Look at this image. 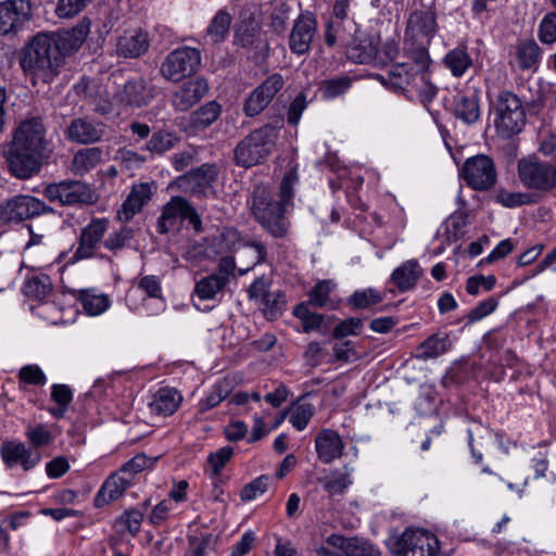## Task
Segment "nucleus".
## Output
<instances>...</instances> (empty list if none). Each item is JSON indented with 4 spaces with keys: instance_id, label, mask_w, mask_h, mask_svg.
<instances>
[{
    "instance_id": "nucleus-1",
    "label": "nucleus",
    "mask_w": 556,
    "mask_h": 556,
    "mask_svg": "<svg viewBox=\"0 0 556 556\" xmlns=\"http://www.w3.org/2000/svg\"><path fill=\"white\" fill-rule=\"evenodd\" d=\"M91 21L84 17L68 30L56 34L39 33L21 50L18 63L24 74L36 86L51 84L60 74L65 58L75 53L87 39Z\"/></svg>"
},
{
    "instance_id": "nucleus-2",
    "label": "nucleus",
    "mask_w": 556,
    "mask_h": 556,
    "mask_svg": "<svg viewBox=\"0 0 556 556\" xmlns=\"http://www.w3.org/2000/svg\"><path fill=\"white\" fill-rule=\"evenodd\" d=\"M298 182L296 169L292 168L283 175L277 193L264 186H256L252 192V214L264 231L274 239H285L290 232L291 222L288 215L294 208Z\"/></svg>"
},
{
    "instance_id": "nucleus-3",
    "label": "nucleus",
    "mask_w": 556,
    "mask_h": 556,
    "mask_svg": "<svg viewBox=\"0 0 556 556\" xmlns=\"http://www.w3.org/2000/svg\"><path fill=\"white\" fill-rule=\"evenodd\" d=\"M48 146L42 118L35 116L23 121L4 152L11 175L18 179H28L37 175L41 169L42 160L49 157Z\"/></svg>"
},
{
    "instance_id": "nucleus-4",
    "label": "nucleus",
    "mask_w": 556,
    "mask_h": 556,
    "mask_svg": "<svg viewBox=\"0 0 556 556\" xmlns=\"http://www.w3.org/2000/svg\"><path fill=\"white\" fill-rule=\"evenodd\" d=\"M404 53L409 61L394 62L388 67L384 87L412 99L413 88L417 87L420 74L428 72L432 61L424 47Z\"/></svg>"
},
{
    "instance_id": "nucleus-5",
    "label": "nucleus",
    "mask_w": 556,
    "mask_h": 556,
    "mask_svg": "<svg viewBox=\"0 0 556 556\" xmlns=\"http://www.w3.org/2000/svg\"><path fill=\"white\" fill-rule=\"evenodd\" d=\"M278 136L279 129L269 124L254 129L235 147V164L251 168L264 163L273 153Z\"/></svg>"
},
{
    "instance_id": "nucleus-6",
    "label": "nucleus",
    "mask_w": 556,
    "mask_h": 556,
    "mask_svg": "<svg viewBox=\"0 0 556 556\" xmlns=\"http://www.w3.org/2000/svg\"><path fill=\"white\" fill-rule=\"evenodd\" d=\"M438 31L434 0H414L404 36V51L428 50Z\"/></svg>"
},
{
    "instance_id": "nucleus-7",
    "label": "nucleus",
    "mask_w": 556,
    "mask_h": 556,
    "mask_svg": "<svg viewBox=\"0 0 556 556\" xmlns=\"http://www.w3.org/2000/svg\"><path fill=\"white\" fill-rule=\"evenodd\" d=\"M494 126L498 136L508 139L526 125V110L520 98L511 91H502L493 103Z\"/></svg>"
},
{
    "instance_id": "nucleus-8",
    "label": "nucleus",
    "mask_w": 556,
    "mask_h": 556,
    "mask_svg": "<svg viewBox=\"0 0 556 556\" xmlns=\"http://www.w3.org/2000/svg\"><path fill=\"white\" fill-rule=\"evenodd\" d=\"M389 549L394 556H441L439 539L421 529H406L401 535L390 539Z\"/></svg>"
},
{
    "instance_id": "nucleus-9",
    "label": "nucleus",
    "mask_w": 556,
    "mask_h": 556,
    "mask_svg": "<svg viewBox=\"0 0 556 556\" xmlns=\"http://www.w3.org/2000/svg\"><path fill=\"white\" fill-rule=\"evenodd\" d=\"M518 177L528 189L548 192L556 188V165L535 155L522 157L517 164Z\"/></svg>"
},
{
    "instance_id": "nucleus-10",
    "label": "nucleus",
    "mask_w": 556,
    "mask_h": 556,
    "mask_svg": "<svg viewBox=\"0 0 556 556\" xmlns=\"http://www.w3.org/2000/svg\"><path fill=\"white\" fill-rule=\"evenodd\" d=\"M184 220H188L195 232L203 230L201 217L190 202L180 195L172 197L164 204L162 213L157 218V232L162 235L167 233L178 228Z\"/></svg>"
},
{
    "instance_id": "nucleus-11",
    "label": "nucleus",
    "mask_w": 556,
    "mask_h": 556,
    "mask_svg": "<svg viewBox=\"0 0 556 556\" xmlns=\"http://www.w3.org/2000/svg\"><path fill=\"white\" fill-rule=\"evenodd\" d=\"M52 212L53 208L40 199L28 194H18L0 203V223L18 224Z\"/></svg>"
},
{
    "instance_id": "nucleus-12",
    "label": "nucleus",
    "mask_w": 556,
    "mask_h": 556,
    "mask_svg": "<svg viewBox=\"0 0 556 556\" xmlns=\"http://www.w3.org/2000/svg\"><path fill=\"white\" fill-rule=\"evenodd\" d=\"M42 194L63 206L91 204L96 197L90 186L80 180H62L45 186Z\"/></svg>"
},
{
    "instance_id": "nucleus-13",
    "label": "nucleus",
    "mask_w": 556,
    "mask_h": 556,
    "mask_svg": "<svg viewBox=\"0 0 556 556\" xmlns=\"http://www.w3.org/2000/svg\"><path fill=\"white\" fill-rule=\"evenodd\" d=\"M200 62L201 55L197 49L178 48L166 56L162 63L161 73L167 80L179 81L195 73Z\"/></svg>"
},
{
    "instance_id": "nucleus-14",
    "label": "nucleus",
    "mask_w": 556,
    "mask_h": 556,
    "mask_svg": "<svg viewBox=\"0 0 556 556\" xmlns=\"http://www.w3.org/2000/svg\"><path fill=\"white\" fill-rule=\"evenodd\" d=\"M463 178L475 190H488L496 181V170L493 160L485 154L468 159L462 168Z\"/></svg>"
},
{
    "instance_id": "nucleus-15",
    "label": "nucleus",
    "mask_w": 556,
    "mask_h": 556,
    "mask_svg": "<svg viewBox=\"0 0 556 556\" xmlns=\"http://www.w3.org/2000/svg\"><path fill=\"white\" fill-rule=\"evenodd\" d=\"M285 80L281 74L274 73L258 85L244 100L243 112L248 117L262 113L273 101L275 96L283 88Z\"/></svg>"
},
{
    "instance_id": "nucleus-16",
    "label": "nucleus",
    "mask_w": 556,
    "mask_h": 556,
    "mask_svg": "<svg viewBox=\"0 0 556 556\" xmlns=\"http://www.w3.org/2000/svg\"><path fill=\"white\" fill-rule=\"evenodd\" d=\"M153 97L152 89L142 77L127 79L124 84L117 85L113 93V100L125 108L146 106Z\"/></svg>"
},
{
    "instance_id": "nucleus-17",
    "label": "nucleus",
    "mask_w": 556,
    "mask_h": 556,
    "mask_svg": "<svg viewBox=\"0 0 556 556\" xmlns=\"http://www.w3.org/2000/svg\"><path fill=\"white\" fill-rule=\"evenodd\" d=\"M0 456L8 469L20 465L24 471L34 469L41 460V455L33 451L25 443L7 440L0 445Z\"/></svg>"
},
{
    "instance_id": "nucleus-18",
    "label": "nucleus",
    "mask_w": 556,
    "mask_h": 556,
    "mask_svg": "<svg viewBox=\"0 0 556 556\" xmlns=\"http://www.w3.org/2000/svg\"><path fill=\"white\" fill-rule=\"evenodd\" d=\"M235 42L251 50V58L258 63L268 55L269 46L262 36L261 28L252 21L243 22L236 30Z\"/></svg>"
},
{
    "instance_id": "nucleus-19",
    "label": "nucleus",
    "mask_w": 556,
    "mask_h": 556,
    "mask_svg": "<svg viewBox=\"0 0 556 556\" xmlns=\"http://www.w3.org/2000/svg\"><path fill=\"white\" fill-rule=\"evenodd\" d=\"M30 3L27 0L0 2V35L16 33L30 17Z\"/></svg>"
},
{
    "instance_id": "nucleus-20",
    "label": "nucleus",
    "mask_w": 556,
    "mask_h": 556,
    "mask_svg": "<svg viewBox=\"0 0 556 556\" xmlns=\"http://www.w3.org/2000/svg\"><path fill=\"white\" fill-rule=\"evenodd\" d=\"M155 190L156 186L154 182L132 185L129 194L117 211V218L125 223L131 220L149 203Z\"/></svg>"
},
{
    "instance_id": "nucleus-21",
    "label": "nucleus",
    "mask_w": 556,
    "mask_h": 556,
    "mask_svg": "<svg viewBox=\"0 0 556 556\" xmlns=\"http://www.w3.org/2000/svg\"><path fill=\"white\" fill-rule=\"evenodd\" d=\"M105 131V125L102 122L88 117H77L71 121L65 135L74 143L91 144L101 140Z\"/></svg>"
},
{
    "instance_id": "nucleus-22",
    "label": "nucleus",
    "mask_w": 556,
    "mask_h": 556,
    "mask_svg": "<svg viewBox=\"0 0 556 556\" xmlns=\"http://www.w3.org/2000/svg\"><path fill=\"white\" fill-rule=\"evenodd\" d=\"M317 29V21L311 13L301 14L294 22L289 37L290 50L303 55L311 49V43Z\"/></svg>"
},
{
    "instance_id": "nucleus-23",
    "label": "nucleus",
    "mask_w": 556,
    "mask_h": 556,
    "mask_svg": "<svg viewBox=\"0 0 556 556\" xmlns=\"http://www.w3.org/2000/svg\"><path fill=\"white\" fill-rule=\"evenodd\" d=\"M108 229V220L103 218H94L81 229L78 247L73 257L75 260H87L94 255V252L103 239Z\"/></svg>"
},
{
    "instance_id": "nucleus-24",
    "label": "nucleus",
    "mask_w": 556,
    "mask_h": 556,
    "mask_svg": "<svg viewBox=\"0 0 556 556\" xmlns=\"http://www.w3.org/2000/svg\"><path fill=\"white\" fill-rule=\"evenodd\" d=\"M208 92V84L204 78L185 81L172 96V105L179 112H186L200 102Z\"/></svg>"
},
{
    "instance_id": "nucleus-25",
    "label": "nucleus",
    "mask_w": 556,
    "mask_h": 556,
    "mask_svg": "<svg viewBox=\"0 0 556 556\" xmlns=\"http://www.w3.org/2000/svg\"><path fill=\"white\" fill-rule=\"evenodd\" d=\"M217 174L216 165L206 163L180 176V186L193 194L205 195Z\"/></svg>"
},
{
    "instance_id": "nucleus-26",
    "label": "nucleus",
    "mask_w": 556,
    "mask_h": 556,
    "mask_svg": "<svg viewBox=\"0 0 556 556\" xmlns=\"http://www.w3.org/2000/svg\"><path fill=\"white\" fill-rule=\"evenodd\" d=\"M132 480L129 473L121 468L111 473L102 483L94 496L93 504L97 508H102L113 501L119 498L124 492L131 485Z\"/></svg>"
},
{
    "instance_id": "nucleus-27",
    "label": "nucleus",
    "mask_w": 556,
    "mask_h": 556,
    "mask_svg": "<svg viewBox=\"0 0 556 556\" xmlns=\"http://www.w3.org/2000/svg\"><path fill=\"white\" fill-rule=\"evenodd\" d=\"M344 443L341 435L329 428L320 430L315 437V451L323 464H331L343 455Z\"/></svg>"
},
{
    "instance_id": "nucleus-28",
    "label": "nucleus",
    "mask_w": 556,
    "mask_h": 556,
    "mask_svg": "<svg viewBox=\"0 0 556 556\" xmlns=\"http://www.w3.org/2000/svg\"><path fill=\"white\" fill-rule=\"evenodd\" d=\"M358 34V26L353 18L328 21L325 31V42L328 47L339 46L346 49Z\"/></svg>"
},
{
    "instance_id": "nucleus-29",
    "label": "nucleus",
    "mask_w": 556,
    "mask_h": 556,
    "mask_svg": "<svg viewBox=\"0 0 556 556\" xmlns=\"http://www.w3.org/2000/svg\"><path fill=\"white\" fill-rule=\"evenodd\" d=\"M150 46L147 31L141 29L126 31L122 35L116 43V52L124 58H139L144 54Z\"/></svg>"
},
{
    "instance_id": "nucleus-30",
    "label": "nucleus",
    "mask_w": 556,
    "mask_h": 556,
    "mask_svg": "<svg viewBox=\"0 0 556 556\" xmlns=\"http://www.w3.org/2000/svg\"><path fill=\"white\" fill-rule=\"evenodd\" d=\"M70 293L80 303L84 312L89 316H99L111 306L110 298L94 288L73 289Z\"/></svg>"
},
{
    "instance_id": "nucleus-31",
    "label": "nucleus",
    "mask_w": 556,
    "mask_h": 556,
    "mask_svg": "<svg viewBox=\"0 0 556 556\" xmlns=\"http://www.w3.org/2000/svg\"><path fill=\"white\" fill-rule=\"evenodd\" d=\"M379 37L356 35L353 42L345 49L348 59L355 63H370L374 61L379 51Z\"/></svg>"
},
{
    "instance_id": "nucleus-32",
    "label": "nucleus",
    "mask_w": 556,
    "mask_h": 556,
    "mask_svg": "<svg viewBox=\"0 0 556 556\" xmlns=\"http://www.w3.org/2000/svg\"><path fill=\"white\" fill-rule=\"evenodd\" d=\"M330 546L340 548L346 556H381L380 551L366 541L357 538H345L340 534H330L327 540Z\"/></svg>"
},
{
    "instance_id": "nucleus-33",
    "label": "nucleus",
    "mask_w": 556,
    "mask_h": 556,
    "mask_svg": "<svg viewBox=\"0 0 556 556\" xmlns=\"http://www.w3.org/2000/svg\"><path fill=\"white\" fill-rule=\"evenodd\" d=\"M422 273V268L416 260H408L394 269L390 277V282L400 292H406L415 288Z\"/></svg>"
},
{
    "instance_id": "nucleus-34",
    "label": "nucleus",
    "mask_w": 556,
    "mask_h": 556,
    "mask_svg": "<svg viewBox=\"0 0 556 556\" xmlns=\"http://www.w3.org/2000/svg\"><path fill=\"white\" fill-rule=\"evenodd\" d=\"M182 396L174 388H161L152 396L149 407L159 416L173 415L179 407Z\"/></svg>"
},
{
    "instance_id": "nucleus-35",
    "label": "nucleus",
    "mask_w": 556,
    "mask_h": 556,
    "mask_svg": "<svg viewBox=\"0 0 556 556\" xmlns=\"http://www.w3.org/2000/svg\"><path fill=\"white\" fill-rule=\"evenodd\" d=\"M454 115L467 125H472L480 118V105L475 93H458L454 97Z\"/></svg>"
},
{
    "instance_id": "nucleus-36",
    "label": "nucleus",
    "mask_w": 556,
    "mask_h": 556,
    "mask_svg": "<svg viewBox=\"0 0 556 556\" xmlns=\"http://www.w3.org/2000/svg\"><path fill=\"white\" fill-rule=\"evenodd\" d=\"M222 114V105L215 101H208L193 111L188 118L189 126L194 131H201L213 125Z\"/></svg>"
},
{
    "instance_id": "nucleus-37",
    "label": "nucleus",
    "mask_w": 556,
    "mask_h": 556,
    "mask_svg": "<svg viewBox=\"0 0 556 556\" xmlns=\"http://www.w3.org/2000/svg\"><path fill=\"white\" fill-rule=\"evenodd\" d=\"M452 346L450 336L445 332H437L422 341L416 350V357L420 359L435 358L446 353Z\"/></svg>"
},
{
    "instance_id": "nucleus-38",
    "label": "nucleus",
    "mask_w": 556,
    "mask_h": 556,
    "mask_svg": "<svg viewBox=\"0 0 556 556\" xmlns=\"http://www.w3.org/2000/svg\"><path fill=\"white\" fill-rule=\"evenodd\" d=\"M103 150L99 147L84 148L78 150L72 161V172L75 175L84 176L101 163Z\"/></svg>"
},
{
    "instance_id": "nucleus-39",
    "label": "nucleus",
    "mask_w": 556,
    "mask_h": 556,
    "mask_svg": "<svg viewBox=\"0 0 556 556\" xmlns=\"http://www.w3.org/2000/svg\"><path fill=\"white\" fill-rule=\"evenodd\" d=\"M516 60L519 68L530 70L541 60V48L533 39L520 40L516 46Z\"/></svg>"
},
{
    "instance_id": "nucleus-40",
    "label": "nucleus",
    "mask_w": 556,
    "mask_h": 556,
    "mask_svg": "<svg viewBox=\"0 0 556 556\" xmlns=\"http://www.w3.org/2000/svg\"><path fill=\"white\" fill-rule=\"evenodd\" d=\"M232 23V16L226 9H220L211 20L206 36L213 43H219L227 39Z\"/></svg>"
},
{
    "instance_id": "nucleus-41",
    "label": "nucleus",
    "mask_w": 556,
    "mask_h": 556,
    "mask_svg": "<svg viewBox=\"0 0 556 556\" xmlns=\"http://www.w3.org/2000/svg\"><path fill=\"white\" fill-rule=\"evenodd\" d=\"M443 63L454 77H462L472 66V59L465 48L457 47L445 54Z\"/></svg>"
},
{
    "instance_id": "nucleus-42",
    "label": "nucleus",
    "mask_w": 556,
    "mask_h": 556,
    "mask_svg": "<svg viewBox=\"0 0 556 556\" xmlns=\"http://www.w3.org/2000/svg\"><path fill=\"white\" fill-rule=\"evenodd\" d=\"M52 291V282L46 274H35L27 278L23 286L24 294L33 300L42 301Z\"/></svg>"
},
{
    "instance_id": "nucleus-43",
    "label": "nucleus",
    "mask_w": 556,
    "mask_h": 556,
    "mask_svg": "<svg viewBox=\"0 0 556 556\" xmlns=\"http://www.w3.org/2000/svg\"><path fill=\"white\" fill-rule=\"evenodd\" d=\"M336 283L331 279L318 281L308 292V301L306 303L317 308H334L333 302L330 298Z\"/></svg>"
},
{
    "instance_id": "nucleus-44",
    "label": "nucleus",
    "mask_w": 556,
    "mask_h": 556,
    "mask_svg": "<svg viewBox=\"0 0 556 556\" xmlns=\"http://www.w3.org/2000/svg\"><path fill=\"white\" fill-rule=\"evenodd\" d=\"M179 138L176 134L167 130H159L152 134L149 138L146 146L141 149L142 151H148L152 155H161L169 150H172Z\"/></svg>"
},
{
    "instance_id": "nucleus-45",
    "label": "nucleus",
    "mask_w": 556,
    "mask_h": 556,
    "mask_svg": "<svg viewBox=\"0 0 556 556\" xmlns=\"http://www.w3.org/2000/svg\"><path fill=\"white\" fill-rule=\"evenodd\" d=\"M226 286L223 278L211 274L197 281L194 293L200 300H215L218 294H223Z\"/></svg>"
},
{
    "instance_id": "nucleus-46",
    "label": "nucleus",
    "mask_w": 556,
    "mask_h": 556,
    "mask_svg": "<svg viewBox=\"0 0 556 556\" xmlns=\"http://www.w3.org/2000/svg\"><path fill=\"white\" fill-rule=\"evenodd\" d=\"M308 306V303H300L293 308V315L301 320L303 331L306 333L319 330L325 321V315L311 312Z\"/></svg>"
},
{
    "instance_id": "nucleus-47",
    "label": "nucleus",
    "mask_w": 556,
    "mask_h": 556,
    "mask_svg": "<svg viewBox=\"0 0 556 556\" xmlns=\"http://www.w3.org/2000/svg\"><path fill=\"white\" fill-rule=\"evenodd\" d=\"M352 87V79L346 76L334 77L323 80L319 87L321 97L326 100H332L344 94Z\"/></svg>"
},
{
    "instance_id": "nucleus-48",
    "label": "nucleus",
    "mask_w": 556,
    "mask_h": 556,
    "mask_svg": "<svg viewBox=\"0 0 556 556\" xmlns=\"http://www.w3.org/2000/svg\"><path fill=\"white\" fill-rule=\"evenodd\" d=\"M217 544V536L212 533H201L200 535L189 536V556H207L210 551H214Z\"/></svg>"
},
{
    "instance_id": "nucleus-49",
    "label": "nucleus",
    "mask_w": 556,
    "mask_h": 556,
    "mask_svg": "<svg viewBox=\"0 0 556 556\" xmlns=\"http://www.w3.org/2000/svg\"><path fill=\"white\" fill-rule=\"evenodd\" d=\"M25 437L33 451L48 446L53 441L51 431L45 425L28 427Z\"/></svg>"
},
{
    "instance_id": "nucleus-50",
    "label": "nucleus",
    "mask_w": 556,
    "mask_h": 556,
    "mask_svg": "<svg viewBox=\"0 0 556 556\" xmlns=\"http://www.w3.org/2000/svg\"><path fill=\"white\" fill-rule=\"evenodd\" d=\"M381 295L379 291L368 288L356 290L348 299V304L354 309L369 308L370 306L379 303Z\"/></svg>"
},
{
    "instance_id": "nucleus-51",
    "label": "nucleus",
    "mask_w": 556,
    "mask_h": 556,
    "mask_svg": "<svg viewBox=\"0 0 556 556\" xmlns=\"http://www.w3.org/2000/svg\"><path fill=\"white\" fill-rule=\"evenodd\" d=\"M315 414V407L311 403L296 404L290 409L289 421L298 430H304Z\"/></svg>"
},
{
    "instance_id": "nucleus-52",
    "label": "nucleus",
    "mask_w": 556,
    "mask_h": 556,
    "mask_svg": "<svg viewBox=\"0 0 556 556\" xmlns=\"http://www.w3.org/2000/svg\"><path fill=\"white\" fill-rule=\"evenodd\" d=\"M228 396V390L223 383H215L198 404L199 412L205 413L218 406Z\"/></svg>"
},
{
    "instance_id": "nucleus-53",
    "label": "nucleus",
    "mask_w": 556,
    "mask_h": 556,
    "mask_svg": "<svg viewBox=\"0 0 556 556\" xmlns=\"http://www.w3.org/2000/svg\"><path fill=\"white\" fill-rule=\"evenodd\" d=\"M269 481L270 478L267 475H262L245 484L240 492L241 501L250 502L264 494L268 490Z\"/></svg>"
},
{
    "instance_id": "nucleus-54",
    "label": "nucleus",
    "mask_w": 556,
    "mask_h": 556,
    "mask_svg": "<svg viewBox=\"0 0 556 556\" xmlns=\"http://www.w3.org/2000/svg\"><path fill=\"white\" fill-rule=\"evenodd\" d=\"M134 229L128 226H123L118 230L111 232L103 241V245L109 251H116L123 249L132 238Z\"/></svg>"
},
{
    "instance_id": "nucleus-55",
    "label": "nucleus",
    "mask_w": 556,
    "mask_h": 556,
    "mask_svg": "<svg viewBox=\"0 0 556 556\" xmlns=\"http://www.w3.org/2000/svg\"><path fill=\"white\" fill-rule=\"evenodd\" d=\"M413 91L417 92L425 108L434 100L438 93V87L430 81L429 71L420 74L417 87H414Z\"/></svg>"
},
{
    "instance_id": "nucleus-56",
    "label": "nucleus",
    "mask_w": 556,
    "mask_h": 556,
    "mask_svg": "<svg viewBox=\"0 0 556 556\" xmlns=\"http://www.w3.org/2000/svg\"><path fill=\"white\" fill-rule=\"evenodd\" d=\"M115 161L125 169L132 170L140 168L147 162V157L134 150L121 148L116 151Z\"/></svg>"
},
{
    "instance_id": "nucleus-57",
    "label": "nucleus",
    "mask_w": 556,
    "mask_h": 556,
    "mask_svg": "<svg viewBox=\"0 0 556 556\" xmlns=\"http://www.w3.org/2000/svg\"><path fill=\"white\" fill-rule=\"evenodd\" d=\"M262 303L266 317L276 319L281 314L285 306V295L281 291H269Z\"/></svg>"
},
{
    "instance_id": "nucleus-58",
    "label": "nucleus",
    "mask_w": 556,
    "mask_h": 556,
    "mask_svg": "<svg viewBox=\"0 0 556 556\" xmlns=\"http://www.w3.org/2000/svg\"><path fill=\"white\" fill-rule=\"evenodd\" d=\"M91 0H59L55 13L61 18H71L84 11Z\"/></svg>"
},
{
    "instance_id": "nucleus-59",
    "label": "nucleus",
    "mask_w": 556,
    "mask_h": 556,
    "mask_svg": "<svg viewBox=\"0 0 556 556\" xmlns=\"http://www.w3.org/2000/svg\"><path fill=\"white\" fill-rule=\"evenodd\" d=\"M20 382L31 386H45L47 377L42 369L35 364L25 365L18 371Z\"/></svg>"
},
{
    "instance_id": "nucleus-60",
    "label": "nucleus",
    "mask_w": 556,
    "mask_h": 556,
    "mask_svg": "<svg viewBox=\"0 0 556 556\" xmlns=\"http://www.w3.org/2000/svg\"><path fill=\"white\" fill-rule=\"evenodd\" d=\"M539 39L546 45L556 42V12L547 13L539 26Z\"/></svg>"
},
{
    "instance_id": "nucleus-61",
    "label": "nucleus",
    "mask_w": 556,
    "mask_h": 556,
    "mask_svg": "<svg viewBox=\"0 0 556 556\" xmlns=\"http://www.w3.org/2000/svg\"><path fill=\"white\" fill-rule=\"evenodd\" d=\"M363 328V320L356 317H350L340 321L333 329L336 339H343L349 336H356Z\"/></svg>"
},
{
    "instance_id": "nucleus-62",
    "label": "nucleus",
    "mask_w": 556,
    "mask_h": 556,
    "mask_svg": "<svg viewBox=\"0 0 556 556\" xmlns=\"http://www.w3.org/2000/svg\"><path fill=\"white\" fill-rule=\"evenodd\" d=\"M233 455V448L229 445L211 453L208 456V464L212 469L213 476H218L226 464L231 459Z\"/></svg>"
},
{
    "instance_id": "nucleus-63",
    "label": "nucleus",
    "mask_w": 556,
    "mask_h": 556,
    "mask_svg": "<svg viewBox=\"0 0 556 556\" xmlns=\"http://www.w3.org/2000/svg\"><path fill=\"white\" fill-rule=\"evenodd\" d=\"M307 108L306 93L301 91L290 103L287 112V122L291 126H296L300 123L301 116Z\"/></svg>"
},
{
    "instance_id": "nucleus-64",
    "label": "nucleus",
    "mask_w": 556,
    "mask_h": 556,
    "mask_svg": "<svg viewBox=\"0 0 556 556\" xmlns=\"http://www.w3.org/2000/svg\"><path fill=\"white\" fill-rule=\"evenodd\" d=\"M466 212H454L446 220V232L450 240H458L462 235V229L467 225Z\"/></svg>"
}]
</instances>
